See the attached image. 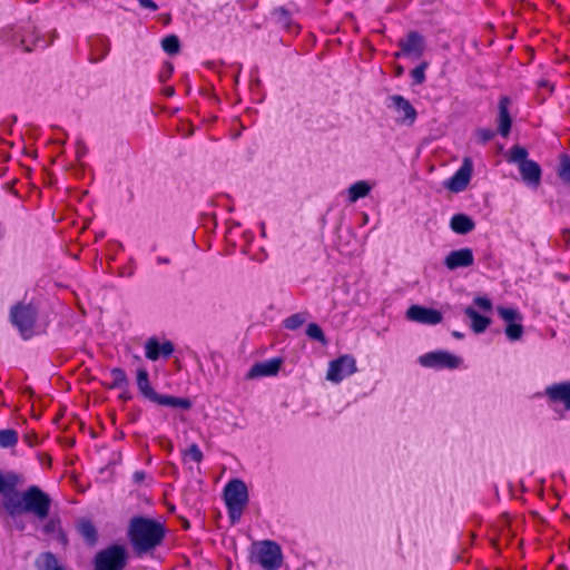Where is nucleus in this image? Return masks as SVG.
<instances>
[{
  "instance_id": "30",
  "label": "nucleus",
  "mask_w": 570,
  "mask_h": 570,
  "mask_svg": "<svg viewBox=\"0 0 570 570\" xmlns=\"http://www.w3.org/2000/svg\"><path fill=\"white\" fill-rule=\"evenodd\" d=\"M558 177L567 185H570V156L562 154L560 156L559 166L557 169Z\"/></svg>"
},
{
  "instance_id": "24",
  "label": "nucleus",
  "mask_w": 570,
  "mask_h": 570,
  "mask_svg": "<svg viewBox=\"0 0 570 570\" xmlns=\"http://www.w3.org/2000/svg\"><path fill=\"white\" fill-rule=\"evenodd\" d=\"M463 312L471 320V328L476 334L483 333L491 323L488 316L481 315L471 306L465 307Z\"/></svg>"
},
{
  "instance_id": "52",
  "label": "nucleus",
  "mask_w": 570,
  "mask_h": 570,
  "mask_svg": "<svg viewBox=\"0 0 570 570\" xmlns=\"http://www.w3.org/2000/svg\"><path fill=\"white\" fill-rule=\"evenodd\" d=\"M452 336H453V337H455V338H458V340H461V338H463V337H464V334H463V333H461V332H459V331H453V332H452Z\"/></svg>"
},
{
  "instance_id": "16",
  "label": "nucleus",
  "mask_w": 570,
  "mask_h": 570,
  "mask_svg": "<svg viewBox=\"0 0 570 570\" xmlns=\"http://www.w3.org/2000/svg\"><path fill=\"white\" fill-rule=\"evenodd\" d=\"M544 395L550 403H561L570 411V381L553 383L544 389Z\"/></svg>"
},
{
  "instance_id": "54",
  "label": "nucleus",
  "mask_w": 570,
  "mask_h": 570,
  "mask_svg": "<svg viewBox=\"0 0 570 570\" xmlns=\"http://www.w3.org/2000/svg\"><path fill=\"white\" fill-rule=\"evenodd\" d=\"M184 527H185V529L189 528V523H188V521H185V522H184Z\"/></svg>"
},
{
  "instance_id": "2",
  "label": "nucleus",
  "mask_w": 570,
  "mask_h": 570,
  "mask_svg": "<svg viewBox=\"0 0 570 570\" xmlns=\"http://www.w3.org/2000/svg\"><path fill=\"white\" fill-rule=\"evenodd\" d=\"M51 498L38 485H30L21 493L18 501L9 502L7 510L10 517L16 518L21 513H31L39 520L49 517Z\"/></svg>"
},
{
  "instance_id": "15",
  "label": "nucleus",
  "mask_w": 570,
  "mask_h": 570,
  "mask_svg": "<svg viewBox=\"0 0 570 570\" xmlns=\"http://www.w3.org/2000/svg\"><path fill=\"white\" fill-rule=\"evenodd\" d=\"M472 170V160L464 158L460 168L446 180L445 187L454 193L463 191L471 180Z\"/></svg>"
},
{
  "instance_id": "12",
  "label": "nucleus",
  "mask_w": 570,
  "mask_h": 570,
  "mask_svg": "<svg viewBox=\"0 0 570 570\" xmlns=\"http://www.w3.org/2000/svg\"><path fill=\"white\" fill-rule=\"evenodd\" d=\"M419 363L430 368H456L461 358L446 351H435L421 355Z\"/></svg>"
},
{
  "instance_id": "3",
  "label": "nucleus",
  "mask_w": 570,
  "mask_h": 570,
  "mask_svg": "<svg viewBox=\"0 0 570 570\" xmlns=\"http://www.w3.org/2000/svg\"><path fill=\"white\" fill-rule=\"evenodd\" d=\"M505 159L509 164L518 166L522 181L532 188H538L542 179L541 166L533 159H529V151L521 145L510 147Z\"/></svg>"
},
{
  "instance_id": "33",
  "label": "nucleus",
  "mask_w": 570,
  "mask_h": 570,
  "mask_svg": "<svg viewBox=\"0 0 570 570\" xmlns=\"http://www.w3.org/2000/svg\"><path fill=\"white\" fill-rule=\"evenodd\" d=\"M505 335L510 341H518L521 338L523 334V325L521 322H515L513 324H507L505 326Z\"/></svg>"
},
{
  "instance_id": "21",
  "label": "nucleus",
  "mask_w": 570,
  "mask_h": 570,
  "mask_svg": "<svg viewBox=\"0 0 570 570\" xmlns=\"http://www.w3.org/2000/svg\"><path fill=\"white\" fill-rule=\"evenodd\" d=\"M450 228L459 235H465L475 228V223L466 214H455L450 219Z\"/></svg>"
},
{
  "instance_id": "1",
  "label": "nucleus",
  "mask_w": 570,
  "mask_h": 570,
  "mask_svg": "<svg viewBox=\"0 0 570 570\" xmlns=\"http://www.w3.org/2000/svg\"><path fill=\"white\" fill-rule=\"evenodd\" d=\"M127 537L137 557L151 553L165 540L166 527L158 520L136 515L129 521Z\"/></svg>"
},
{
  "instance_id": "57",
  "label": "nucleus",
  "mask_w": 570,
  "mask_h": 570,
  "mask_svg": "<svg viewBox=\"0 0 570 570\" xmlns=\"http://www.w3.org/2000/svg\"><path fill=\"white\" fill-rule=\"evenodd\" d=\"M68 444L73 445L75 441L73 440L72 441H68Z\"/></svg>"
},
{
  "instance_id": "6",
  "label": "nucleus",
  "mask_w": 570,
  "mask_h": 570,
  "mask_svg": "<svg viewBox=\"0 0 570 570\" xmlns=\"http://www.w3.org/2000/svg\"><path fill=\"white\" fill-rule=\"evenodd\" d=\"M224 500L232 523H237L248 503V491L245 482L239 479L227 482L224 487Z\"/></svg>"
},
{
  "instance_id": "42",
  "label": "nucleus",
  "mask_w": 570,
  "mask_h": 570,
  "mask_svg": "<svg viewBox=\"0 0 570 570\" xmlns=\"http://www.w3.org/2000/svg\"><path fill=\"white\" fill-rule=\"evenodd\" d=\"M473 303L484 312H490L492 309V302L485 296L474 297Z\"/></svg>"
},
{
  "instance_id": "49",
  "label": "nucleus",
  "mask_w": 570,
  "mask_h": 570,
  "mask_svg": "<svg viewBox=\"0 0 570 570\" xmlns=\"http://www.w3.org/2000/svg\"><path fill=\"white\" fill-rule=\"evenodd\" d=\"M18 517L13 518L14 519V525H16V529L19 530V531H23L24 528H26V524L22 520H18L17 519Z\"/></svg>"
},
{
  "instance_id": "37",
  "label": "nucleus",
  "mask_w": 570,
  "mask_h": 570,
  "mask_svg": "<svg viewBox=\"0 0 570 570\" xmlns=\"http://www.w3.org/2000/svg\"><path fill=\"white\" fill-rule=\"evenodd\" d=\"M173 73H174L173 63L169 61H166L163 63L159 72H158V80L160 82H166L171 78Z\"/></svg>"
},
{
  "instance_id": "22",
  "label": "nucleus",
  "mask_w": 570,
  "mask_h": 570,
  "mask_svg": "<svg viewBox=\"0 0 570 570\" xmlns=\"http://www.w3.org/2000/svg\"><path fill=\"white\" fill-rule=\"evenodd\" d=\"M77 530H78L79 534L81 535V538L83 539V541L88 546L92 547L97 543L98 531H97L96 525L94 524V522L90 519H87V518L80 519L77 523Z\"/></svg>"
},
{
  "instance_id": "45",
  "label": "nucleus",
  "mask_w": 570,
  "mask_h": 570,
  "mask_svg": "<svg viewBox=\"0 0 570 570\" xmlns=\"http://www.w3.org/2000/svg\"><path fill=\"white\" fill-rule=\"evenodd\" d=\"M146 478V473L141 470H137L132 474V481L135 483H141Z\"/></svg>"
},
{
  "instance_id": "11",
  "label": "nucleus",
  "mask_w": 570,
  "mask_h": 570,
  "mask_svg": "<svg viewBox=\"0 0 570 570\" xmlns=\"http://www.w3.org/2000/svg\"><path fill=\"white\" fill-rule=\"evenodd\" d=\"M20 43L26 52L37 49H45L52 43L42 36L38 28L31 22L26 21L19 28Z\"/></svg>"
},
{
  "instance_id": "38",
  "label": "nucleus",
  "mask_w": 570,
  "mask_h": 570,
  "mask_svg": "<svg viewBox=\"0 0 570 570\" xmlns=\"http://www.w3.org/2000/svg\"><path fill=\"white\" fill-rule=\"evenodd\" d=\"M304 323L303 317L299 314H294L287 317L284 322L285 327L288 330H297Z\"/></svg>"
},
{
  "instance_id": "44",
  "label": "nucleus",
  "mask_w": 570,
  "mask_h": 570,
  "mask_svg": "<svg viewBox=\"0 0 570 570\" xmlns=\"http://www.w3.org/2000/svg\"><path fill=\"white\" fill-rule=\"evenodd\" d=\"M137 1L141 8L148 9L150 11H156L158 9L157 3L153 0H137Z\"/></svg>"
},
{
  "instance_id": "43",
  "label": "nucleus",
  "mask_w": 570,
  "mask_h": 570,
  "mask_svg": "<svg viewBox=\"0 0 570 570\" xmlns=\"http://www.w3.org/2000/svg\"><path fill=\"white\" fill-rule=\"evenodd\" d=\"M22 441L30 448H33L39 443V439L36 432L26 433L22 436Z\"/></svg>"
},
{
  "instance_id": "14",
  "label": "nucleus",
  "mask_w": 570,
  "mask_h": 570,
  "mask_svg": "<svg viewBox=\"0 0 570 570\" xmlns=\"http://www.w3.org/2000/svg\"><path fill=\"white\" fill-rule=\"evenodd\" d=\"M406 317L420 324L436 325L443 320L440 311L422 305H411L406 311Z\"/></svg>"
},
{
  "instance_id": "19",
  "label": "nucleus",
  "mask_w": 570,
  "mask_h": 570,
  "mask_svg": "<svg viewBox=\"0 0 570 570\" xmlns=\"http://www.w3.org/2000/svg\"><path fill=\"white\" fill-rule=\"evenodd\" d=\"M511 99L509 96H501L498 102V132L502 137H508L512 127V117L510 115Z\"/></svg>"
},
{
  "instance_id": "53",
  "label": "nucleus",
  "mask_w": 570,
  "mask_h": 570,
  "mask_svg": "<svg viewBox=\"0 0 570 570\" xmlns=\"http://www.w3.org/2000/svg\"><path fill=\"white\" fill-rule=\"evenodd\" d=\"M557 570H568V568L563 564L558 566Z\"/></svg>"
},
{
  "instance_id": "7",
  "label": "nucleus",
  "mask_w": 570,
  "mask_h": 570,
  "mask_svg": "<svg viewBox=\"0 0 570 570\" xmlns=\"http://www.w3.org/2000/svg\"><path fill=\"white\" fill-rule=\"evenodd\" d=\"M126 564V548L117 543L100 550L94 559V570H122Z\"/></svg>"
},
{
  "instance_id": "40",
  "label": "nucleus",
  "mask_w": 570,
  "mask_h": 570,
  "mask_svg": "<svg viewBox=\"0 0 570 570\" xmlns=\"http://www.w3.org/2000/svg\"><path fill=\"white\" fill-rule=\"evenodd\" d=\"M495 136V132L489 128H480L476 130V138L480 142L485 144L492 140Z\"/></svg>"
},
{
  "instance_id": "31",
  "label": "nucleus",
  "mask_w": 570,
  "mask_h": 570,
  "mask_svg": "<svg viewBox=\"0 0 570 570\" xmlns=\"http://www.w3.org/2000/svg\"><path fill=\"white\" fill-rule=\"evenodd\" d=\"M163 50L173 56L179 52L180 42L179 38L176 35H168L161 40Z\"/></svg>"
},
{
  "instance_id": "48",
  "label": "nucleus",
  "mask_w": 570,
  "mask_h": 570,
  "mask_svg": "<svg viewBox=\"0 0 570 570\" xmlns=\"http://www.w3.org/2000/svg\"><path fill=\"white\" fill-rule=\"evenodd\" d=\"M561 234H562V238L564 239L567 246H569V244H570V229L569 228H563Z\"/></svg>"
},
{
  "instance_id": "56",
  "label": "nucleus",
  "mask_w": 570,
  "mask_h": 570,
  "mask_svg": "<svg viewBox=\"0 0 570 570\" xmlns=\"http://www.w3.org/2000/svg\"><path fill=\"white\" fill-rule=\"evenodd\" d=\"M91 438H97V434L95 432H91Z\"/></svg>"
},
{
  "instance_id": "46",
  "label": "nucleus",
  "mask_w": 570,
  "mask_h": 570,
  "mask_svg": "<svg viewBox=\"0 0 570 570\" xmlns=\"http://www.w3.org/2000/svg\"><path fill=\"white\" fill-rule=\"evenodd\" d=\"M120 390H121V393L118 395V399L121 400L122 402L130 401L132 396L129 392V387L120 389Z\"/></svg>"
},
{
  "instance_id": "17",
  "label": "nucleus",
  "mask_w": 570,
  "mask_h": 570,
  "mask_svg": "<svg viewBox=\"0 0 570 570\" xmlns=\"http://www.w3.org/2000/svg\"><path fill=\"white\" fill-rule=\"evenodd\" d=\"M473 264L474 255L469 247L451 250L444 259V265L450 271L470 267Z\"/></svg>"
},
{
  "instance_id": "20",
  "label": "nucleus",
  "mask_w": 570,
  "mask_h": 570,
  "mask_svg": "<svg viewBox=\"0 0 570 570\" xmlns=\"http://www.w3.org/2000/svg\"><path fill=\"white\" fill-rule=\"evenodd\" d=\"M282 366V360L278 357L269 358L264 362H258L252 365L247 372V379H255L262 376H273L278 373Z\"/></svg>"
},
{
  "instance_id": "9",
  "label": "nucleus",
  "mask_w": 570,
  "mask_h": 570,
  "mask_svg": "<svg viewBox=\"0 0 570 570\" xmlns=\"http://www.w3.org/2000/svg\"><path fill=\"white\" fill-rule=\"evenodd\" d=\"M356 360L353 355L344 354L328 363L326 380L340 383L356 373Z\"/></svg>"
},
{
  "instance_id": "58",
  "label": "nucleus",
  "mask_w": 570,
  "mask_h": 570,
  "mask_svg": "<svg viewBox=\"0 0 570 570\" xmlns=\"http://www.w3.org/2000/svg\"><path fill=\"white\" fill-rule=\"evenodd\" d=\"M68 444L73 445L75 441L73 440L72 441H68Z\"/></svg>"
},
{
  "instance_id": "29",
  "label": "nucleus",
  "mask_w": 570,
  "mask_h": 570,
  "mask_svg": "<svg viewBox=\"0 0 570 570\" xmlns=\"http://www.w3.org/2000/svg\"><path fill=\"white\" fill-rule=\"evenodd\" d=\"M19 435L14 429H2L0 430V448L11 449L18 443Z\"/></svg>"
},
{
  "instance_id": "13",
  "label": "nucleus",
  "mask_w": 570,
  "mask_h": 570,
  "mask_svg": "<svg viewBox=\"0 0 570 570\" xmlns=\"http://www.w3.org/2000/svg\"><path fill=\"white\" fill-rule=\"evenodd\" d=\"M390 104L389 108H393L395 112L399 115L396 121L401 125L412 126L416 121L417 111L410 102L409 99L403 97L402 95H392L389 97Z\"/></svg>"
},
{
  "instance_id": "10",
  "label": "nucleus",
  "mask_w": 570,
  "mask_h": 570,
  "mask_svg": "<svg viewBox=\"0 0 570 570\" xmlns=\"http://www.w3.org/2000/svg\"><path fill=\"white\" fill-rule=\"evenodd\" d=\"M397 46L400 50L394 52L395 58L410 57L420 59L425 51V39L420 32L412 30L397 41Z\"/></svg>"
},
{
  "instance_id": "50",
  "label": "nucleus",
  "mask_w": 570,
  "mask_h": 570,
  "mask_svg": "<svg viewBox=\"0 0 570 570\" xmlns=\"http://www.w3.org/2000/svg\"><path fill=\"white\" fill-rule=\"evenodd\" d=\"M164 95L166 97H173L175 95V88L173 86H168L164 89Z\"/></svg>"
},
{
  "instance_id": "36",
  "label": "nucleus",
  "mask_w": 570,
  "mask_h": 570,
  "mask_svg": "<svg viewBox=\"0 0 570 570\" xmlns=\"http://www.w3.org/2000/svg\"><path fill=\"white\" fill-rule=\"evenodd\" d=\"M185 459H188L190 461H194L196 463H200L203 461V452L200 451L199 446L196 443L190 444L185 451H184Z\"/></svg>"
},
{
  "instance_id": "5",
  "label": "nucleus",
  "mask_w": 570,
  "mask_h": 570,
  "mask_svg": "<svg viewBox=\"0 0 570 570\" xmlns=\"http://www.w3.org/2000/svg\"><path fill=\"white\" fill-rule=\"evenodd\" d=\"M9 318L23 340L35 335L38 308L33 303L19 302L10 308Z\"/></svg>"
},
{
  "instance_id": "32",
  "label": "nucleus",
  "mask_w": 570,
  "mask_h": 570,
  "mask_svg": "<svg viewBox=\"0 0 570 570\" xmlns=\"http://www.w3.org/2000/svg\"><path fill=\"white\" fill-rule=\"evenodd\" d=\"M498 313L500 315V317L507 322V324H513L515 322H521L522 321V316L521 314L515 309V308H512V307H498Z\"/></svg>"
},
{
  "instance_id": "34",
  "label": "nucleus",
  "mask_w": 570,
  "mask_h": 570,
  "mask_svg": "<svg viewBox=\"0 0 570 570\" xmlns=\"http://www.w3.org/2000/svg\"><path fill=\"white\" fill-rule=\"evenodd\" d=\"M426 68H428V62H422L419 66H416L414 69L411 70V78H412L414 85L419 86L425 81Z\"/></svg>"
},
{
  "instance_id": "25",
  "label": "nucleus",
  "mask_w": 570,
  "mask_h": 570,
  "mask_svg": "<svg viewBox=\"0 0 570 570\" xmlns=\"http://www.w3.org/2000/svg\"><path fill=\"white\" fill-rule=\"evenodd\" d=\"M36 568L38 570H66L58 558L50 551L40 553L36 559Z\"/></svg>"
},
{
  "instance_id": "23",
  "label": "nucleus",
  "mask_w": 570,
  "mask_h": 570,
  "mask_svg": "<svg viewBox=\"0 0 570 570\" xmlns=\"http://www.w3.org/2000/svg\"><path fill=\"white\" fill-rule=\"evenodd\" d=\"M91 58L92 62H99L106 58L110 51V42L105 37H96L90 39Z\"/></svg>"
},
{
  "instance_id": "26",
  "label": "nucleus",
  "mask_w": 570,
  "mask_h": 570,
  "mask_svg": "<svg viewBox=\"0 0 570 570\" xmlns=\"http://www.w3.org/2000/svg\"><path fill=\"white\" fill-rule=\"evenodd\" d=\"M371 191V185L365 180H358L352 184L347 190L350 203H355L361 198L366 197Z\"/></svg>"
},
{
  "instance_id": "4",
  "label": "nucleus",
  "mask_w": 570,
  "mask_h": 570,
  "mask_svg": "<svg viewBox=\"0 0 570 570\" xmlns=\"http://www.w3.org/2000/svg\"><path fill=\"white\" fill-rule=\"evenodd\" d=\"M136 382L141 395L158 405L180 409L184 411H187L191 407V402L187 397H178L174 395L157 393L150 384L149 373L145 367L137 370Z\"/></svg>"
},
{
  "instance_id": "41",
  "label": "nucleus",
  "mask_w": 570,
  "mask_h": 570,
  "mask_svg": "<svg viewBox=\"0 0 570 570\" xmlns=\"http://www.w3.org/2000/svg\"><path fill=\"white\" fill-rule=\"evenodd\" d=\"M60 529V521L59 519L52 518L48 520L45 525L42 527V531L45 534H51L55 533Z\"/></svg>"
},
{
  "instance_id": "51",
  "label": "nucleus",
  "mask_w": 570,
  "mask_h": 570,
  "mask_svg": "<svg viewBox=\"0 0 570 570\" xmlns=\"http://www.w3.org/2000/svg\"><path fill=\"white\" fill-rule=\"evenodd\" d=\"M156 262H157V264H169L170 259L168 257H165V256H158L156 258Z\"/></svg>"
},
{
  "instance_id": "35",
  "label": "nucleus",
  "mask_w": 570,
  "mask_h": 570,
  "mask_svg": "<svg viewBox=\"0 0 570 570\" xmlns=\"http://www.w3.org/2000/svg\"><path fill=\"white\" fill-rule=\"evenodd\" d=\"M306 334L308 337L315 340V341H318L323 344L326 343V338H325V335H324V332L323 330L321 328V326L316 323H309L307 325V328H306Z\"/></svg>"
},
{
  "instance_id": "39",
  "label": "nucleus",
  "mask_w": 570,
  "mask_h": 570,
  "mask_svg": "<svg viewBox=\"0 0 570 570\" xmlns=\"http://www.w3.org/2000/svg\"><path fill=\"white\" fill-rule=\"evenodd\" d=\"M88 147L85 142V140L81 137H78L76 139V158L78 161H80L83 157L88 155Z\"/></svg>"
},
{
  "instance_id": "27",
  "label": "nucleus",
  "mask_w": 570,
  "mask_h": 570,
  "mask_svg": "<svg viewBox=\"0 0 570 570\" xmlns=\"http://www.w3.org/2000/svg\"><path fill=\"white\" fill-rule=\"evenodd\" d=\"M110 376L112 377V381L106 384L108 390L129 387V380L124 368L112 367L110 370Z\"/></svg>"
},
{
  "instance_id": "28",
  "label": "nucleus",
  "mask_w": 570,
  "mask_h": 570,
  "mask_svg": "<svg viewBox=\"0 0 570 570\" xmlns=\"http://www.w3.org/2000/svg\"><path fill=\"white\" fill-rule=\"evenodd\" d=\"M20 482V476L14 472H8L6 474L0 472V493L7 494L16 490Z\"/></svg>"
},
{
  "instance_id": "8",
  "label": "nucleus",
  "mask_w": 570,
  "mask_h": 570,
  "mask_svg": "<svg viewBox=\"0 0 570 570\" xmlns=\"http://www.w3.org/2000/svg\"><path fill=\"white\" fill-rule=\"evenodd\" d=\"M255 561L265 570H278L282 567L283 553L278 543L272 540L259 542L254 550Z\"/></svg>"
},
{
  "instance_id": "55",
  "label": "nucleus",
  "mask_w": 570,
  "mask_h": 570,
  "mask_svg": "<svg viewBox=\"0 0 570 570\" xmlns=\"http://www.w3.org/2000/svg\"><path fill=\"white\" fill-rule=\"evenodd\" d=\"M402 71H403V69H402V67H400V68L397 69V73H399V75H401V73H402Z\"/></svg>"
},
{
  "instance_id": "47",
  "label": "nucleus",
  "mask_w": 570,
  "mask_h": 570,
  "mask_svg": "<svg viewBox=\"0 0 570 570\" xmlns=\"http://www.w3.org/2000/svg\"><path fill=\"white\" fill-rule=\"evenodd\" d=\"M538 86L541 87V88H547L549 89L550 92H553L554 90V86L547 79H541L538 81Z\"/></svg>"
},
{
  "instance_id": "18",
  "label": "nucleus",
  "mask_w": 570,
  "mask_h": 570,
  "mask_svg": "<svg viewBox=\"0 0 570 570\" xmlns=\"http://www.w3.org/2000/svg\"><path fill=\"white\" fill-rule=\"evenodd\" d=\"M174 351L175 347L170 341L160 344L156 337H150L145 343V356L150 361H157L160 357L168 358Z\"/></svg>"
}]
</instances>
